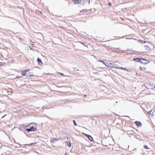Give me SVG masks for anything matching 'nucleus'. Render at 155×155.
I'll return each mask as SVG.
<instances>
[{"mask_svg": "<svg viewBox=\"0 0 155 155\" xmlns=\"http://www.w3.org/2000/svg\"><path fill=\"white\" fill-rule=\"evenodd\" d=\"M5 116V115L3 116V117H2V118H3V117H4Z\"/></svg>", "mask_w": 155, "mask_h": 155, "instance_id": "nucleus-23", "label": "nucleus"}, {"mask_svg": "<svg viewBox=\"0 0 155 155\" xmlns=\"http://www.w3.org/2000/svg\"><path fill=\"white\" fill-rule=\"evenodd\" d=\"M115 66L114 67V68H115L116 69H119L120 67H117L118 66V65L116 64V63H115Z\"/></svg>", "mask_w": 155, "mask_h": 155, "instance_id": "nucleus-12", "label": "nucleus"}, {"mask_svg": "<svg viewBox=\"0 0 155 155\" xmlns=\"http://www.w3.org/2000/svg\"><path fill=\"white\" fill-rule=\"evenodd\" d=\"M113 64H112V61H110V64H109V67H110V68H112Z\"/></svg>", "mask_w": 155, "mask_h": 155, "instance_id": "nucleus-11", "label": "nucleus"}, {"mask_svg": "<svg viewBox=\"0 0 155 155\" xmlns=\"http://www.w3.org/2000/svg\"><path fill=\"white\" fill-rule=\"evenodd\" d=\"M110 61H105L104 62H103V63L107 67H109V64H110Z\"/></svg>", "mask_w": 155, "mask_h": 155, "instance_id": "nucleus-4", "label": "nucleus"}, {"mask_svg": "<svg viewBox=\"0 0 155 155\" xmlns=\"http://www.w3.org/2000/svg\"><path fill=\"white\" fill-rule=\"evenodd\" d=\"M33 144V143H31L29 145H32Z\"/></svg>", "mask_w": 155, "mask_h": 155, "instance_id": "nucleus-22", "label": "nucleus"}, {"mask_svg": "<svg viewBox=\"0 0 155 155\" xmlns=\"http://www.w3.org/2000/svg\"><path fill=\"white\" fill-rule=\"evenodd\" d=\"M133 60L137 62H140L141 63H143L144 62V61H146V60L143 59H140L139 58H134Z\"/></svg>", "mask_w": 155, "mask_h": 155, "instance_id": "nucleus-1", "label": "nucleus"}, {"mask_svg": "<svg viewBox=\"0 0 155 155\" xmlns=\"http://www.w3.org/2000/svg\"><path fill=\"white\" fill-rule=\"evenodd\" d=\"M135 123L138 126H140V127L141 126V123L140 122L138 121H136L135 122Z\"/></svg>", "mask_w": 155, "mask_h": 155, "instance_id": "nucleus-7", "label": "nucleus"}, {"mask_svg": "<svg viewBox=\"0 0 155 155\" xmlns=\"http://www.w3.org/2000/svg\"><path fill=\"white\" fill-rule=\"evenodd\" d=\"M108 6H111V3L110 2H109L108 4Z\"/></svg>", "mask_w": 155, "mask_h": 155, "instance_id": "nucleus-19", "label": "nucleus"}, {"mask_svg": "<svg viewBox=\"0 0 155 155\" xmlns=\"http://www.w3.org/2000/svg\"><path fill=\"white\" fill-rule=\"evenodd\" d=\"M37 61L38 63L39 64H40L41 63H42V62L40 58H37Z\"/></svg>", "mask_w": 155, "mask_h": 155, "instance_id": "nucleus-9", "label": "nucleus"}, {"mask_svg": "<svg viewBox=\"0 0 155 155\" xmlns=\"http://www.w3.org/2000/svg\"><path fill=\"white\" fill-rule=\"evenodd\" d=\"M86 135L87 137L89 140L91 141H93V137L90 135H88L87 134H85Z\"/></svg>", "mask_w": 155, "mask_h": 155, "instance_id": "nucleus-5", "label": "nucleus"}, {"mask_svg": "<svg viewBox=\"0 0 155 155\" xmlns=\"http://www.w3.org/2000/svg\"><path fill=\"white\" fill-rule=\"evenodd\" d=\"M60 74L61 75H63V76H64V74L62 73H60Z\"/></svg>", "mask_w": 155, "mask_h": 155, "instance_id": "nucleus-20", "label": "nucleus"}, {"mask_svg": "<svg viewBox=\"0 0 155 155\" xmlns=\"http://www.w3.org/2000/svg\"><path fill=\"white\" fill-rule=\"evenodd\" d=\"M29 70H26L25 71H22L21 72L22 75L23 76H25L27 77L31 76V75H29L27 73V72H28Z\"/></svg>", "mask_w": 155, "mask_h": 155, "instance_id": "nucleus-2", "label": "nucleus"}, {"mask_svg": "<svg viewBox=\"0 0 155 155\" xmlns=\"http://www.w3.org/2000/svg\"><path fill=\"white\" fill-rule=\"evenodd\" d=\"M20 77H21V76L19 77V76H16V78H19Z\"/></svg>", "mask_w": 155, "mask_h": 155, "instance_id": "nucleus-21", "label": "nucleus"}, {"mask_svg": "<svg viewBox=\"0 0 155 155\" xmlns=\"http://www.w3.org/2000/svg\"><path fill=\"white\" fill-rule=\"evenodd\" d=\"M88 2L89 4H90V1L89 0H84L83 4H85Z\"/></svg>", "mask_w": 155, "mask_h": 155, "instance_id": "nucleus-8", "label": "nucleus"}, {"mask_svg": "<svg viewBox=\"0 0 155 155\" xmlns=\"http://www.w3.org/2000/svg\"><path fill=\"white\" fill-rule=\"evenodd\" d=\"M81 1V0H73V2L75 4L80 3Z\"/></svg>", "mask_w": 155, "mask_h": 155, "instance_id": "nucleus-6", "label": "nucleus"}, {"mask_svg": "<svg viewBox=\"0 0 155 155\" xmlns=\"http://www.w3.org/2000/svg\"><path fill=\"white\" fill-rule=\"evenodd\" d=\"M68 145L69 147H71V143L70 142H69L68 143Z\"/></svg>", "mask_w": 155, "mask_h": 155, "instance_id": "nucleus-18", "label": "nucleus"}, {"mask_svg": "<svg viewBox=\"0 0 155 155\" xmlns=\"http://www.w3.org/2000/svg\"><path fill=\"white\" fill-rule=\"evenodd\" d=\"M79 43H81V44H83L85 46V44H86V43L85 42H83L82 41H79Z\"/></svg>", "mask_w": 155, "mask_h": 155, "instance_id": "nucleus-16", "label": "nucleus"}, {"mask_svg": "<svg viewBox=\"0 0 155 155\" xmlns=\"http://www.w3.org/2000/svg\"><path fill=\"white\" fill-rule=\"evenodd\" d=\"M119 69H123V70H124L125 71H129L128 70H127V69L125 68H123V67L119 68Z\"/></svg>", "mask_w": 155, "mask_h": 155, "instance_id": "nucleus-13", "label": "nucleus"}, {"mask_svg": "<svg viewBox=\"0 0 155 155\" xmlns=\"http://www.w3.org/2000/svg\"><path fill=\"white\" fill-rule=\"evenodd\" d=\"M64 155H67V153H66Z\"/></svg>", "mask_w": 155, "mask_h": 155, "instance_id": "nucleus-24", "label": "nucleus"}, {"mask_svg": "<svg viewBox=\"0 0 155 155\" xmlns=\"http://www.w3.org/2000/svg\"><path fill=\"white\" fill-rule=\"evenodd\" d=\"M73 122H74V125L75 126H77V123H76V122H75V120H73Z\"/></svg>", "mask_w": 155, "mask_h": 155, "instance_id": "nucleus-17", "label": "nucleus"}, {"mask_svg": "<svg viewBox=\"0 0 155 155\" xmlns=\"http://www.w3.org/2000/svg\"><path fill=\"white\" fill-rule=\"evenodd\" d=\"M117 63V62H112V64H113V67H112V68H114V67L115 66V63Z\"/></svg>", "mask_w": 155, "mask_h": 155, "instance_id": "nucleus-14", "label": "nucleus"}, {"mask_svg": "<svg viewBox=\"0 0 155 155\" xmlns=\"http://www.w3.org/2000/svg\"><path fill=\"white\" fill-rule=\"evenodd\" d=\"M153 110H151L150 111H148V113L149 115H152L153 114Z\"/></svg>", "mask_w": 155, "mask_h": 155, "instance_id": "nucleus-10", "label": "nucleus"}, {"mask_svg": "<svg viewBox=\"0 0 155 155\" xmlns=\"http://www.w3.org/2000/svg\"><path fill=\"white\" fill-rule=\"evenodd\" d=\"M35 128L33 127V126L29 128H27L26 129V130L28 131H35Z\"/></svg>", "mask_w": 155, "mask_h": 155, "instance_id": "nucleus-3", "label": "nucleus"}, {"mask_svg": "<svg viewBox=\"0 0 155 155\" xmlns=\"http://www.w3.org/2000/svg\"><path fill=\"white\" fill-rule=\"evenodd\" d=\"M144 148H145L146 149H149L148 147L146 145H144Z\"/></svg>", "mask_w": 155, "mask_h": 155, "instance_id": "nucleus-15", "label": "nucleus"}]
</instances>
